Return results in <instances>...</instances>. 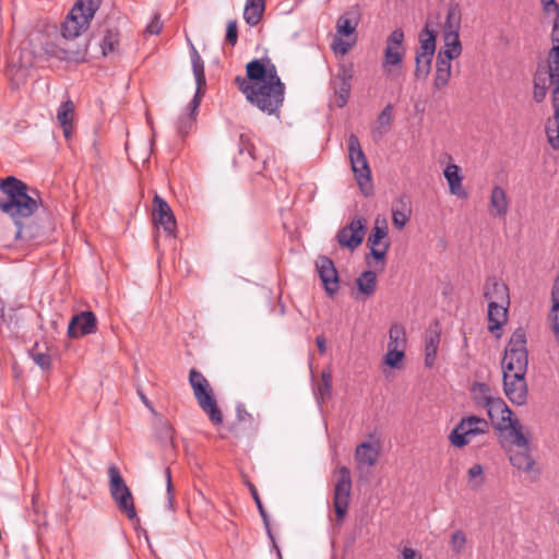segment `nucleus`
<instances>
[{
    "label": "nucleus",
    "mask_w": 559,
    "mask_h": 559,
    "mask_svg": "<svg viewBox=\"0 0 559 559\" xmlns=\"http://www.w3.org/2000/svg\"><path fill=\"white\" fill-rule=\"evenodd\" d=\"M451 549L456 554L460 555L463 552L466 546V535L463 531L457 530L452 533L451 540H450Z\"/></svg>",
    "instance_id": "obj_46"
},
{
    "label": "nucleus",
    "mask_w": 559,
    "mask_h": 559,
    "mask_svg": "<svg viewBox=\"0 0 559 559\" xmlns=\"http://www.w3.org/2000/svg\"><path fill=\"white\" fill-rule=\"evenodd\" d=\"M265 0H246L243 19L250 26H257L262 20Z\"/></svg>",
    "instance_id": "obj_28"
},
{
    "label": "nucleus",
    "mask_w": 559,
    "mask_h": 559,
    "mask_svg": "<svg viewBox=\"0 0 559 559\" xmlns=\"http://www.w3.org/2000/svg\"><path fill=\"white\" fill-rule=\"evenodd\" d=\"M356 284L361 294L372 296L377 289V274L373 271H365L357 277Z\"/></svg>",
    "instance_id": "obj_34"
},
{
    "label": "nucleus",
    "mask_w": 559,
    "mask_h": 559,
    "mask_svg": "<svg viewBox=\"0 0 559 559\" xmlns=\"http://www.w3.org/2000/svg\"><path fill=\"white\" fill-rule=\"evenodd\" d=\"M316 343H317L319 352L321 354H324L326 350V341H325L324 336H322V335L317 336Z\"/></svg>",
    "instance_id": "obj_64"
},
{
    "label": "nucleus",
    "mask_w": 559,
    "mask_h": 559,
    "mask_svg": "<svg viewBox=\"0 0 559 559\" xmlns=\"http://www.w3.org/2000/svg\"><path fill=\"white\" fill-rule=\"evenodd\" d=\"M353 43L345 41L343 39H336L333 45V50L335 53L345 55L350 49Z\"/></svg>",
    "instance_id": "obj_59"
},
{
    "label": "nucleus",
    "mask_w": 559,
    "mask_h": 559,
    "mask_svg": "<svg viewBox=\"0 0 559 559\" xmlns=\"http://www.w3.org/2000/svg\"><path fill=\"white\" fill-rule=\"evenodd\" d=\"M347 143L348 157L355 179L359 186L361 193L365 197H370L373 193L371 170L367 157L361 148L359 139L356 134L352 133L348 136Z\"/></svg>",
    "instance_id": "obj_7"
},
{
    "label": "nucleus",
    "mask_w": 559,
    "mask_h": 559,
    "mask_svg": "<svg viewBox=\"0 0 559 559\" xmlns=\"http://www.w3.org/2000/svg\"><path fill=\"white\" fill-rule=\"evenodd\" d=\"M249 490H250V493L257 504V508L259 510V513L263 520V524L265 526V530L267 532V535L273 539V536H272V533H271V527H270V519H269V514L267 512L265 511L264 507H263V503L260 499V496L258 493V490L255 488L254 485L252 484H249Z\"/></svg>",
    "instance_id": "obj_45"
},
{
    "label": "nucleus",
    "mask_w": 559,
    "mask_h": 559,
    "mask_svg": "<svg viewBox=\"0 0 559 559\" xmlns=\"http://www.w3.org/2000/svg\"><path fill=\"white\" fill-rule=\"evenodd\" d=\"M316 269L326 294L333 297L340 289L338 272L333 260L321 255L316 261Z\"/></svg>",
    "instance_id": "obj_13"
},
{
    "label": "nucleus",
    "mask_w": 559,
    "mask_h": 559,
    "mask_svg": "<svg viewBox=\"0 0 559 559\" xmlns=\"http://www.w3.org/2000/svg\"><path fill=\"white\" fill-rule=\"evenodd\" d=\"M159 438L165 443H171L173 441V428L168 421L162 424L159 429Z\"/></svg>",
    "instance_id": "obj_56"
},
{
    "label": "nucleus",
    "mask_w": 559,
    "mask_h": 559,
    "mask_svg": "<svg viewBox=\"0 0 559 559\" xmlns=\"http://www.w3.org/2000/svg\"><path fill=\"white\" fill-rule=\"evenodd\" d=\"M163 29V22L158 13L154 14L152 21L146 26V33L151 35H158Z\"/></svg>",
    "instance_id": "obj_53"
},
{
    "label": "nucleus",
    "mask_w": 559,
    "mask_h": 559,
    "mask_svg": "<svg viewBox=\"0 0 559 559\" xmlns=\"http://www.w3.org/2000/svg\"><path fill=\"white\" fill-rule=\"evenodd\" d=\"M103 0H78L61 25L63 43L60 45L59 58L69 62L85 61L87 53V41L79 40L82 32L86 31Z\"/></svg>",
    "instance_id": "obj_3"
},
{
    "label": "nucleus",
    "mask_w": 559,
    "mask_h": 559,
    "mask_svg": "<svg viewBox=\"0 0 559 559\" xmlns=\"http://www.w3.org/2000/svg\"><path fill=\"white\" fill-rule=\"evenodd\" d=\"M404 357H405V352L388 348V353L384 357V361L391 368H400L401 362Z\"/></svg>",
    "instance_id": "obj_48"
},
{
    "label": "nucleus",
    "mask_w": 559,
    "mask_h": 559,
    "mask_svg": "<svg viewBox=\"0 0 559 559\" xmlns=\"http://www.w3.org/2000/svg\"><path fill=\"white\" fill-rule=\"evenodd\" d=\"M189 383L200 408L209 416L215 426L223 423V413L217 406L213 389L202 372L192 368L189 372Z\"/></svg>",
    "instance_id": "obj_6"
},
{
    "label": "nucleus",
    "mask_w": 559,
    "mask_h": 559,
    "mask_svg": "<svg viewBox=\"0 0 559 559\" xmlns=\"http://www.w3.org/2000/svg\"><path fill=\"white\" fill-rule=\"evenodd\" d=\"M402 559H423L421 554L409 547L402 549Z\"/></svg>",
    "instance_id": "obj_62"
},
{
    "label": "nucleus",
    "mask_w": 559,
    "mask_h": 559,
    "mask_svg": "<svg viewBox=\"0 0 559 559\" xmlns=\"http://www.w3.org/2000/svg\"><path fill=\"white\" fill-rule=\"evenodd\" d=\"M190 57L197 90L192 100L189 104V112H185L183 115H181L177 121V131L181 136L187 135L194 126L195 112L201 104V99L204 95V87L206 84L204 62L192 43L190 44Z\"/></svg>",
    "instance_id": "obj_5"
},
{
    "label": "nucleus",
    "mask_w": 559,
    "mask_h": 559,
    "mask_svg": "<svg viewBox=\"0 0 559 559\" xmlns=\"http://www.w3.org/2000/svg\"><path fill=\"white\" fill-rule=\"evenodd\" d=\"M354 78V66L352 63H341L337 73L330 82L331 88L335 95V103L338 108L346 106L350 90L352 80Z\"/></svg>",
    "instance_id": "obj_10"
},
{
    "label": "nucleus",
    "mask_w": 559,
    "mask_h": 559,
    "mask_svg": "<svg viewBox=\"0 0 559 559\" xmlns=\"http://www.w3.org/2000/svg\"><path fill=\"white\" fill-rule=\"evenodd\" d=\"M388 236V224L385 219L380 221L379 218L376 221V224L368 237V246L369 247H379L383 242Z\"/></svg>",
    "instance_id": "obj_37"
},
{
    "label": "nucleus",
    "mask_w": 559,
    "mask_h": 559,
    "mask_svg": "<svg viewBox=\"0 0 559 559\" xmlns=\"http://www.w3.org/2000/svg\"><path fill=\"white\" fill-rule=\"evenodd\" d=\"M419 43L420 52L433 55L436 51V33L426 25L419 34Z\"/></svg>",
    "instance_id": "obj_40"
},
{
    "label": "nucleus",
    "mask_w": 559,
    "mask_h": 559,
    "mask_svg": "<svg viewBox=\"0 0 559 559\" xmlns=\"http://www.w3.org/2000/svg\"><path fill=\"white\" fill-rule=\"evenodd\" d=\"M510 304L488 302V330L500 336V330L508 320V309Z\"/></svg>",
    "instance_id": "obj_20"
},
{
    "label": "nucleus",
    "mask_w": 559,
    "mask_h": 559,
    "mask_svg": "<svg viewBox=\"0 0 559 559\" xmlns=\"http://www.w3.org/2000/svg\"><path fill=\"white\" fill-rule=\"evenodd\" d=\"M503 389L507 397L516 405H523L527 399L525 374L528 366L526 332L518 328L511 335L501 361Z\"/></svg>",
    "instance_id": "obj_2"
},
{
    "label": "nucleus",
    "mask_w": 559,
    "mask_h": 559,
    "mask_svg": "<svg viewBox=\"0 0 559 559\" xmlns=\"http://www.w3.org/2000/svg\"><path fill=\"white\" fill-rule=\"evenodd\" d=\"M247 76H236L235 84L246 99L267 115H277L285 99V84L269 58L253 59L246 66Z\"/></svg>",
    "instance_id": "obj_1"
},
{
    "label": "nucleus",
    "mask_w": 559,
    "mask_h": 559,
    "mask_svg": "<svg viewBox=\"0 0 559 559\" xmlns=\"http://www.w3.org/2000/svg\"><path fill=\"white\" fill-rule=\"evenodd\" d=\"M31 357L34 362L39 366L43 370H49L51 367V357L47 353L31 350Z\"/></svg>",
    "instance_id": "obj_49"
},
{
    "label": "nucleus",
    "mask_w": 559,
    "mask_h": 559,
    "mask_svg": "<svg viewBox=\"0 0 559 559\" xmlns=\"http://www.w3.org/2000/svg\"><path fill=\"white\" fill-rule=\"evenodd\" d=\"M507 430L509 431V436L512 438V443L516 447L515 450L530 449L528 439L523 433L522 426L518 419L514 420Z\"/></svg>",
    "instance_id": "obj_38"
},
{
    "label": "nucleus",
    "mask_w": 559,
    "mask_h": 559,
    "mask_svg": "<svg viewBox=\"0 0 559 559\" xmlns=\"http://www.w3.org/2000/svg\"><path fill=\"white\" fill-rule=\"evenodd\" d=\"M461 27V8L456 2L451 1L448 7L443 33H459Z\"/></svg>",
    "instance_id": "obj_31"
},
{
    "label": "nucleus",
    "mask_w": 559,
    "mask_h": 559,
    "mask_svg": "<svg viewBox=\"0 0 559 559\" xmlns=\"http://www.w3.org/2000/svg\"><path fill=\"white\" fill-rule=\"evenodd\" d=\"M451 78V71L436 70L433 85L436 88L441 90L448 85Z\"/></svg>",
    "instance_id": "obj_50"
},
{
    "label": "nucleus",
    "mask_w": 559,
    "mask_h": 559,
    "mask_svg": "<svg viewBox=\"0 0 559 559\" xmlns=\"http://www.w3.org/2000/svg\"><path fill=\"white\" fill-rule=\"evenodd\" d=\"M406 331L400 323H394L389 330V344L388 348L399 349L405 352L406 348Z\"/></svg>",
    "instance_id": "obj_33"
},
{
    "label": "nucleus",
    "mask_w": 559,
    "mask_h": 559,
    "mask_svg": "<svg viewBox=\"0 0 559 559\" xmlns=\"http://www.w3.org/2000/svg\"><path fill=\"white\" fill-rule=\"evenodd\" d=\"M547 76L549 79V83L556 85L552 91V98H559V47H552L548 52L547 60Z\"/></svg>",
    "instance_id": "obj_24"
},
{
    "label": "nucleus",
    "mask_w": 559,
    "mask_h": 559,
    "mask_svg": "<svg viewBox=\"0 0 559 559\" xmlns=\"http://www.w3.org/2000/svg\"><path fill=\"white\" fill-rule=\"evenodd\" d=\"M471 395L476 406L485 408L492 404L497 399L488 384L477 381L471 386Z\"/></svg>",
    "instance_id": "obj_22"
},
{
    "label": "nucleus",
    "mask_w": 559,
    "mask_h": 559,
    "mask_svg": "<svg viewBox=\"0 0 559 559\" xmlns=\"http://www.w3.org/2000/svg\"><path fill=\"white\" fill-rule=\"evenodd\" d=\"M456 431L466 429L467 431L487 433L489 431V423L476 415H469L461 418L455 425Z\"/></svg>",
    "instance_id": "obj_29"
},
{
    "label": "nucleus",
    "mask_w": 559,
    "mask_h": 559,
    "mask_svg": "<svg viewBox=\"0 0 559 559\" xmlns=\"http://www.w3.org/2000/svg\"><path fill=\"white\" fill-rule=\"evenodd\" d=\"M509 460L513 467L525 473L532 472L535 466L530 449L512 450Z\"/></svg>",
    "instance_id": "obj_26"
},
{
    "label": "nucleus",
    "mask_w": 559,
    "mask_h": 559,
    "mask_svg": "<svg viewBox=\"0 0 559 559\" xmlns=\"http://www.w3.org/2000/svg\"><path fill=\"white\" fill-rule=\"evenodd\" d=\"M548 82L547 71L538 68L533 80V98L536 103H542L546 98Z\"/></svg>",
    "instance_id": "obj_32"
},
{
    "label": "nucleus",
    "mask_w": 559,
    "mask_h": 559,
    "mask_svg": "<svg viewBox=\"0 0 559 559\" xmlns=\"http://www.w3.org/2000/svg\"><path fill=\"white\" fill-rule=\"evenodd\" d=\"M242 424L248 425V427H252L254 419L253 416L247 412L242 404H238L236 407V423L233 424L231 429L234 431H239L242 429L240 427Z\"/></svg>",
    "instance_id": "obj_43"
},
{
    "label": "nucleus",
    "mask_w": 559,
    "mask_h": 559,
    "mask_svg": "<svg viewBox=\"0 0 559 559\" xmlns=\"http://www.w3.org/2000/svg\"><path fill=\"white\" fill-rule=\"evenodd\" d=\"M392 105L388 104L378 116V123L380 127H388L392 120Z\"/></svg>",
    "instance_id": "obj_54"
},
{
    "label": "nucleus",
    "mask_w": 559,
    "mask_h": 559,
    "mask_svg": "<svg viewBox=\"0 0 559 559\" xmlns=\"http://www.w3.org/2000/svg\"><path fill=\"white\" fill-rule=\"evenodd\" d=\"M411 209L408 202L400 199L392 207V223L399 230L403 229L409 219Z\"/></svg>",
    "instance_id": "obj_30"
},
{
    "label": "nucleus",
    "mask_w": 559,
    "mask_h": 559,
    "mask_svg": "<svg viewBox=\"0 0 559 559\" xmlns=\"http://www.w3.org/2000/svg\"><path fill=\"white\" fill-rule=\"evenodd\" d=\"M357 27V21L350 19L347 14L338 17L336 22L337 34L342 36H350L355 33Z\"/></svg>",
    "instance_id": "obj_44"
},
{
    "label": "nucleus",
    "mask_w": 559,
    "mask_h": 559,
    "mask_svg": "<svg viewBox=\"0 0 559 559\" xmlns=\"http://www.w3.org/2000/svg\"><path fill=\"white\" fill-rule=\"evenodd\" d=\"M440 341L441 326L438 321H433L425 333V366L427 368L435 366Z\"/></svg>",
    "instance_id": "obj_17"
},
{
    "label": "nucleus",
    "mask_w": 559,
    "mask_h": 559,
    "mask_svg": "<svg viewBox=\"0 0 559 559\" xmlns=\"http://www.w3.org/2000/svg\"><path fill=\"white\" fill-rule=\"evenodd\" d=\"M542 4L545 13L555 12V19H559V4L556 0H546Z\"/></svg>",
    "instance_id": "obj_60"
},
{
    "label": "nucleus",
    "mask_w": 559,
    "mask_h": 559,
    "mask_svg": "<svg viewBox=\"0 0 559 559\" xmlns=\"http://www.w3.org/2000/svg\"><path fill=\"white\" fill-rule=\"evenodd\" d=\"M444 47L440 52L457 58L462 52L459 33H443Z\"/></svg>",
    "instance_id": "obj_35"
},
{
    "label": "nucleus",
    "mask_w": 559,
    "mask_h": 559,
    "mask_svg": "<svg viewBox=\"0 0 559 559\" xmlns=\"http://www.w3.org/2000/svg\"><path fill=\"white\" fill-rule=\"evenodd\" d=\"M389 247H390V243L388 241H384L382 243V248H379V247H370V254L376 259V260H381L383 261L385 255H386V252L389 250Z\"/></svg>",
    "instance_id": "obj_57"
},
{
    "label": "nucleus",
    "mask_w": 559,
    "mask_h": 559,
    "mask_svg": "<svg viewBox=\"0 0 559 559\" xmlns=\"http://www.w3.org/2000/svg\"><path fill=\"white\" fill-rule=\"evenodd\" d=\"M483 466L480 464H474L469 469H468V478L469 479H473V478H476V477H481L483 475ZM483 484V478L479 479V481L476 484V486H479Z\"/></svg>",
    "instance_id": "obj_61"
},
{
    "label": "nucleus",
    "mask_w": 559,
    "mask_h": 559,
    "mask_svg": "<svg viewBox=\"0 0 559 559\" xmlns=\"http://www.w3.org/2000/svg\"><path fill=\"white\" fill-rule=\"evenodd\" d=\"M403 62V51L391 52L390 48L384 49V58L382 69L384 74L390 79H395L401 73Z\"/></svg>",
    "instance_id": "obj_23"
},
{
    "label": "nucleus",
    "mask_w": 559,
    "mask_h": 559,
    "mask_svg": "<svg viewBox=\"0 0 559 559\" xmlns=\"http://www.w3.org/2000/svg\"><path fill=\"white\" fill-rule=\"evenodd\" d=\"M432 56L428 53L417 52L416 53V68L415 75L420 78H427L431 70Z\"/></svg>",
    "instance_id": "obj_42"
},
{
    "label": "nucleus",
    "mask_w": 559,
    "mask_h": 559,
    "mask_svg": "<svg viewBox=\"0 0 559 559\" xmlns=\"http://www.w3.org/2000/svg\"><path fill=\"white\" fill-rule=\"evenodd\" d=\"M453 59L455 58L439 51L436 61V70L451 71V61Z\"/></svg>",
    "instance_id": "obj_52"
},
{
    "label": "nucleus",
    "mask_w": 559,
    "mask_h": 559,
    "mask_svg": "<svg viewBox=\"0 0 559 559\" xmlns=\"http://www.w3.org/2000/svg\"><path fill=\"white\" fill-rule=\"evenodd\" d=\"M484 298L488 302L510 304L509 287L495 276L488 277L484 285Z\"/></svg>",
    "instance_id": "obj_19"
},
{
    "label": "nucleus",
    "mask_w": 559,
    "mask_h": 559,
    "mask_svg": "<svg viewBox=\"0 0 559 559\" xmlns=\"http://www.w3.org/2000/svg\"><path fill=\"white\" fill-rule=\"evenodd\" d=\"M404 40V32L401 28L394 29L386 38V44L402 47Z\"/></svg>",
    "instance_id": "obj_55"
},
{
    "label": "nucleus",
    "mask_w": 559,
    "mask_h": 559,
    "mask_svg": "<svg viewBox=\"0 0 559 559\" xmlns=\"http://www.w3.org/2000/svg\"><path fill=\"white\" fill-rule=\"evenodd\" d=\"M479 435L483 433L467 431L466 429L456 431V427H454L449 435V441L452 445L461 449L471 443L472 440Z\"/></svg>",
    "instance_id": "obj_36"
},
{
    "label": "nucleus",
    "mask_w": 559,
    "mask_h": 559,
    "mask_svg": "<svg viewBox=\"0 0 559 559\" xmlns=\"http://www.w3.org/2000/svg\"><path fill=\"white\" fill-rule=\"evenodd\" d=\"M0 190L4 194V198L0 199V210L21 227L22 221L32 216L38 209L37 201L28 195L27 186L15 177L1 180Z\"/></svg>",
    "instance_id": "obj_4"
},
{
    "label": "nucleus",
    "mask_w": 559,
    "mask_h": 559,
    "mask_svg": "<svg viewBox=\"0 0 559 559\" xmlns=\"http://www.w3.org/2000/svg\"><path fill=\"white\" fill-rule=\"evenodd\" d=\"M509 199L507 192L500 186L491 189L489 197V213L492 217L504 218L509 212Z\"/></svg>",
    "instance_id": "obj_21"
},
{
    "label": "nucleus",
    "mask_w": 559,
    "mask_h": 559,
    "mask_svg": "<svg viewBox=\"0 0 559 559\" xmlns=\"http://www.w3.org/2000/svg\"><path fill=\"white\" fill-rule=\"evenodd\" d=\"M486 409L490 420L500 431H507L508 427L516 420L512 417V411L501 397H497Z\"/></svg>",
    "instance_id": "obj_16"
},
{
    "label": "nucleus",
    "mask_w": 559,
    "mask_h": 559,
    "mask_svg": "<svg viewBox=\"0 0 559 559\" xmlns=\"http://www.w3.org/2000/svg\"><path fill=\"white\" fill-rule=\"evenodd\" d=\"M74 117V104L71 99L63 102L57 111V120L60 123L66 138L71 135L72 120Z\"/></svg>",
    "instance_id": "obj_27"
},
{
    "label": "nucleus",
    "mask_w": 559,
    "mask_h": 559,
    "mask_svg": "<svg viewBox=\"0 0 559 559\" xmlns=\"http://www.w3.org/2000/svg\"><path fill=\"white\" fill-rule=\"evenodd\" d=\"M165 476L167 481V496H168V507L169 509H174V487L171 484V472L170 468L167 467L165 469Z\"/></svg>",
    "instance_id": "obj_58"
},
{
    "label": "nucleus",
    "mask_w": 559,
    "mask_h": 559,
    "mask_svg": "<svg viewBox=\"0 0 559 559\" xmlns=\"http://www.w3.org/2000/svg\"><path fill=\"white\" fill-rule=\"evenodd\" d=\"M366 219L356 216L349 224L341 228L336 235L338 245L350 251L356 250L362 242L366 235Z\"/></svg>",
    "instance_id": "obj_11"
},
{
    "label": "nucleus",
    "mask_w": 559,
    "mask_h": 559,
    "mask_svg": "<svg viewBox=\"0 0 559 559\" xmlns=\"http://www.w3.org/2000/svg\"><path fill=\"white\" fill-rule=\"evenodd\" d=\"M352 478L349 468L342 466L338 468V478L334 487L333 506L336 513L337 522L343 523L350 498Z\"/></svg>",
    "instance_id": "obj_9"
},
{
    "label": "nucleus",
    "mask_w": 559,
    "mask_h": 559,
    "mask_svg": "<svg viewBox=\"0 0 559 559\" xmlns=\"http://www.w3.org/2000/svg\"><path fill=\"white\" fill-rule=\"evenodd\" d=\"M153 219L155 225L162 227L168 237H175L176 217L168 203L158 194L153 199Z\"/></svg>",
    "instance_id": "obj_12"
},
{
    "label": "nucleus",
    "mask_w": 559,
    "mask_h": 559,
    "mask_svg": "<svg viewBox=\"0 0 559 559\" xmlns=\"http://www.w3.org/2000/svg\"><path fill=\"white\" fill-rule=\"evenodd\" d=\"M238 40L237 22L235 20L227 23L226 28V41L231 46H235Z\"/></svg>",
    "instance_id": "obj_51"
},
{
    "label": "nucleus",
    "mask_w": 559,
    "mask_h": 559,
    "mask_svg": "<svg viewBox=\"0 0 559 559\" xmlns=\"http://www.w3.org/2000/svg\"><path fill=\"white\" fill-rule=\"evenodd\" d=\"M443 175L449 183L450 193L459 198H466L467 193L462 187L463 177L460 174V167L455 164H450L443 171Z\"/></svg>",
    "instance_id": "obj_25"
},
{
    "label": "nucleus",
    "mask_w": 559,
    "mask_h": 559,
    "mask_svg": "<svg viewBox=\"0 0 559 559\" xmlns=\"http://www.w3.org/2000/svg\"><path fill=\"white\" fill-rule=\"evenodd\" d=\"M97 331V319L92 311H82L74 314L68 325V336L79 338Z\"/></svg>",
    "instance_id": "obj_14"
},
{
    "label": "nucleus",
    "mask_w": 559,
    "mask_h": 559,
    "mask_svg": "<svg viewBox=\"0 0 559 559\" xmlns=\"http://www.w3.org/2000/svg\"><path fill=\"white\" fill-rule=\"evenodd\" d=\"M119 33L117 29H110V28H106L104 31V36H103V39L100 41V48H102V53L104 56H107L108 53L110 52H114L119 44Z\"/></svg>",
    "instance_id": "obj_39"
},
{
    "label": "nucleus",
    "mask_w": 559,
    "mask_h": 559,
    "mask_svg": "<svg viewBox=\"0 0 559 559\" xmlns=\"http://www.w3.org/2000/svg\"><path fill=\"white\" fill-rule=\"evenodd\" d=\"M109 491L119 511L129 520L136 518V511L132 493L127 486L119 468L116 465L108 467Z\"/></svg>",
    "instance_id": "obj_8"
},
{
    "label": "nucleus",
    "mask_w": 559,
    "mask_h": 559,
    "mask_svg": "<svg viewBox=\"0 0 559 559\" xmlns=\"http://www.w3.org/2000/svg\"><path fill=\"white\" fill-rule=\"evenodd\" d=\"M548 323L555 340L559 345V306L557 304L551 306L548 314Z\"/></svg>",
    "instance_id": "obj_47"
},
{
    "label": "nucleus",
    "mask_w": 559,
    "mask_h": 559,
    "mask_svg": "<svg viewBox=\"0 0 559 559\" xmlns=\"http://www.w3.org/2000/svg\"><path fill=\"white\" fill-rule=\"evenodd\" d=\"M380 443L376 441L371 442H362L357 445L355 450V461L357 463L358 468H370L372 467L380 455Z\"/></svg>",
    "instance_id": "obj_18"
},
{
    "label": "nucleus",
    "mask_w": 559,
    "mask_h": 559,
    "mask_svg": "<svg viewBox=\"0 0 559 559\" xmlns=\"http://www.w3.org/2000/svg\"><path fill=\"white\" fill-rule=\"evenodd\" d=\"M238 152L243 163L252 164V170L261 173L265 168L267 158L254 146L249 135L243 133L239 135Z\"/></svg>",
    "instance_id": "obj_15"
},
{
    "label": "nucleus",
    "mask_w": 559,
    "mask_h": 559,
    "mask_svg": "<svg viewBox=\"0 0 559 559\" xmlns=\"http://www.w3.org/2000/svg\"><path fill=\"white\" fill-rule=\"evenodd\" d=\"M332 373L330 370H323L321 373V383L318 385L316 395L319 403H323L331 396Z\"/></svg>",
    "instance_id": "obj_41"
},
{
    "label": "nucleus",
    "mask_w": 559,
    "mask_h": 559,
    "mask_svg": "<svg viewBox=\"0 0 559 559\" xmlns=\"http://www.w3.org/2000/svg\"><path fill=\"white\" fill-rule=\"evenodd\" d=\"M551 301L552 305L559 306V274L557 275L551 289Z\"/></svg>",
    "instance_id": "obj_63"
}]
</instances>
